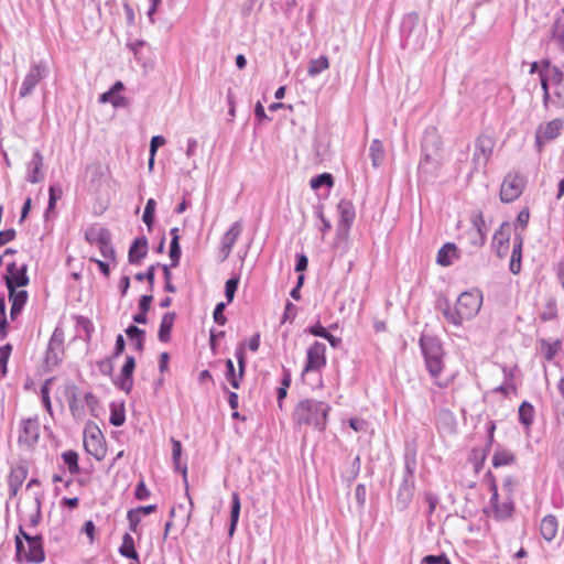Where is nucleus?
<instances>
[{
	"mask_svg": "<svg viewBox=\"0 0 564 564\" xmlns=\"http://www.w3.org/2000/svg\"><path fill=\"white\" fill-rule=\"evenodd\" d=\"M482 295L479 291L463 292L456 302V306L453 308L447 302L442 308L444 317L447 322L455 326H459L464 321L471 319L477 315L481 307Z\"/></svg>",
	"mask_w": 564,
	"mask_h": 564,
	"instance_id": "1",
	"label": "nucleus"
},
{
	"mask_svg": "<svg viewBox=\"0 0 564 564\" xmlns=\"http://www.w3.org/2000/svg\"><path fill=\"white\" fill-rule=\"evenodd\" d=\"M329 404L314 399L300 401L294 410L293 420L297 425H311L323 431L326 426Z\"/></svg>",
	"mask_w": 564,
	"mask_h": 564,
	"instance_id": "2",
	"label": "nucleus"
},
{
	"mask_svg": "<svg viewBox=\"0 0 564 564\" xmlns=\"http://www.w3.org/2000/svg\"><path fill=\"white\" fill-rule=\"evenodd\" d=\"M541 86L543 89V102L549 101L558 108L564 107V73L556 66L546 63V69L540 73Z\"/></svg>",
	"mask_w": 564,
	"mask_h": 564,
	"instance_id": "3",
	"label": "nucleus"
},
{
	"mask_svg": "<svg viewBox=\"0 0 564 564\" xmlns=\"http://www.w3.org/2000/svg\"><path fill=\"white\" fill-rule=\"evenodd\" d=\"M420 347L425 359V366L431 377L435 380L443 370V348L441 341L430 335H422L420 338Z\"/></svg>",
	"mask_w": 564,
	"mask_h": 564,
	"instance_id": "4",
	"label": "nucleus"
},
{
	"mask_svg": "<svg viewBox=\"0 0 564 564\" xmlns=\"http://www.w3.org/2000/svg\"><path fill=\"white\" fill-rule=\"evenodd\" d=\"M415 469H416L415 455L406 453L404 455L403 478H402V481L400 484L398 495H397V505L402 509L406 508L413 498L414 489H415V481H414Z\"/></svg>",
	"mask_w": 564,
	"mask_h": 564,
	"instance_id": "5",
	"label": "nucleus"
},
{
	"mask_svg": "<svg viewBox=\"0 0 564 564\" xmlns=\"http://www.w3.org/2000/svg\"><path fill=\"white\" fill-rule=\"evenodd\" d=\"M48 75V66L45 61L32 62L30 68L21 84L19 96L25 98L30 96L36 85Z\"/></svg>",
	"mask_w": 564,
	"mask_h": 564,
	"instance_id": "6",
	"label": "nucleus"
},
{
	"mask_svg": "<svg viewBox=\"0 0 564 564\" xmlns=\"http://www.w3.org/2000/svg\"><path fill=\"white\" fill-rule=\"evenodd\" d=\"M494 147H495V141L491 137L481 134L477 138L476 143H475V152L473 154V160H471V162H473L471 173L485 170V167L487 166V164L491 158Z\"/></svg>",
	"mask_w": 564,
	"mask_h": 564,
	"instance_id": "7",
	"label": "nucleus"
},
{
	"mask_svg": "<svg viewBox=\"0 0 564 564\" xmlns=\"http://www.w3.org/2000/svg\"><path fill=\"white\" fill-rule=\"evenodd\" d=\"M525 183L524 176L519 173H508L500 187L501 202L512 203L519 198L525 187Z\"/></svg>",
	"mask_w": 564,
	"mask_h": 564,
	"instance_id": "8",
	"label": "nucleus"
},
{
	"mask_svg": "<svg viewBox=\"0 0 564 564\" xmlns=\"http://www.w3.org/2000/svg\"><path fill=\"white\" fill-rule=\"evenodd\" d=\"M564 127L562 119H553L545 124H540L535 131V145L539 152L542 151L545 143L556 139Z\"/></svg>",
	"mask_w": 564,
	"mask_h": 564,
	"instance_id": "9",
	"label": "nucleus"
},
{
	"mask_svg": "<svg viewBox=\"0 0 564 564\" xmlns=\"http://www.w3.org/2000/svg\"><path fill=\"white\" fill-rule=\"evenodd\" d=\"M236 359L238 361V373H236L235 366L231 359L226 360V379L232 388L238 389L240 387V380L245 375L246 369V354L242 344L236 349Z\"/></svg>",
	"mask_w": 564,
	"mask_h": 564,
	"instance_id": "10",
	"label": "nucleus"
},
{
	"mask_svg": "<svg viewBox=\"0 0 564 564\" xmlns=\"http://www.w3.org/2000/svg\"><path fill=\"white\" fill-rule=\"evenodd\" d=\"M326 346L314 341L307 349L304 372L318 371L326 366Z\"/></svg>",
	"mask_w": 564,
	"mask_h": 564,
	"instance_id": "11",
	"label": "nucleus"
},
{
	"mask_svg": "<svg viewBox=\"0 0 564 564\" xmlns=\"http://www.w3.org/2000/svg\"><path fill=\"white\" fill-rule=\"evenodd\" d=\"M40 438V423L36 417L26 419L21 422L19 433V444L28 448H33Z\"/></svg>",
	"mask_w": 564,
	"mask_h": 564,
	"instance_id": "12",
	"label": "nucleus"
},
{
	"mask_svg": "<svg viewBox=\"0 0 564 564\" xmlns=\"http://www.w3.org/2000/svg\"><path fill=\"white\" fill-rule=\"evenodd\" d=\"M84 447L85 451L95 457L97 460H101L106 456L105 440L99 430L93 432H85L84 435Z\"/></svg>",
	"mask_w": 564,
	"mask_h": 564,
	"instance_id": "13",
	"label": "nucleus"
},
{
	"mask_svg": "<svg viewBox=\"0 0 564 564\" xmlns=\"http://www.w3.org/2000/svg\"><path fill=\"white\" fill-rule=\"evenodd\" d=\"M443 162V154L422 153L419 164V174L425 181L435 177Z\"/></svg>",
	"mask_w": 564,
	"mask_h": 564,
	"instance_id": "14",
	"label": "nucleus"
},
{
	"mask_svg": "<svg viewBox=\"0 0 564 564\" xmlns=\"http://www.w3.org/2000/svg\"><path fill=\"white\" fill-rule=\"evenodd\" d=\"M28 265L17 267L15 262L7 265L6 284L8 289H18L28 285L29 276L26 274Z\"/></svg>",
	"mask_w": 564,
	"mask_h": 564,
	"instance_id": "15",
	"label": "nucleus"
},
{
	"mask_svg": "<svg viewBox=\"0 0 564 564\" xmlns=\"http://www.w3.org/2000/svg\"><path fill=\"white\" fill-rule=\"evenodd\" d=\"M64 338L62 332L55 329L47 346L45 362L47 366H56L63 355Z\"/></svg>",
	"mask_w": 564,
	"mask_h": 564,
	"instance_id": "16",
	"label": "nucleus"
},
{
	"mask_svg": "<svg viewBox=\"0 0 564 564\" xmlns=\"http://www.w3.org/2000/svg\"><path fill=\"white\" fill-rule=\"evenodd\" d=\"M469 241L475 247L484 246L486 241L485 219L482 214L475 213L471 216V228L467 232Z\"/></svg>",
	"mask_w": 564,
	"mask_h": 564,
	"instance_id": "17",
	"label": "nucleus"
},
{
	"mask_svg": "<svg viewBox=\"0 0 564 564\" xmlns=\"http://www.w3.org/2000/svg\"><path fill=\"white\" fill-rule=\"evenodd\" d=\"M510 225L502 223L496 230L492 240V248L499 258H503L509 251Z\"/></svg>",
	"mask_w": 564,
	"mask_h": 564,
	"instance_id": "18",
	"label": "nucleus"
},
{
	"mask_svg": "<svg viewBox=\"0 0 564 564\" xmlns=\"http://www.w3.org/2000/svg\"><path fill=\"white\" fill-rule=\"evenodd\" d=\"M422 153L442 154V139L435 127L425 129L422 140Z\"/></svg>",
	"mask_w": 564,
	"mask_h": 564,
	"instance_id": "19",
	"label": "nucleus"
},
{
	"mask_svg": "<svg viewBox=\"0 0 564 564\" xmlns=\"http://www.w3.org/2000/svg\"><path fill=\"white\" fill-rule=\"evenodd\" d=\"M25 541L29 544V551L25 553V558L29 562L41 563L45 560L43 550V540L41 535H26Z\"/></svg>",
	"mask_w": 564,
	"mask_h": 564,
	"instance_id": "20",
	"label": "nucleus"
},
{
	"mask_svg": "<svg viewBox=\"0 0 564 564\" xmlns=\"http://www.w3.org/2000/svg\"><path fill=\"white\" fill-rule=\"evenodd\" d=\"M135 368V359L132 356H127L126 361L121 368V373L116 381V384L127 393L130 392L132 388V375Z\"/></svg>",
	"mask_w": 564,
	"mask_h": 564,
	"instance_id": "21",
	"label": "nucleus"
},
{
	"mask_svg": "<svg viewBox=\"0 0 564 564\" xmlns=\"http://www.w3.org/2000/svg\"><path fill=\"white\" fill-rule=\"evenodd\" d=\"M242 225L240 221H235L231 227L225 232L221 239V251L224 257L227 258L232 250L234 245L241 235Z\"/></svg>",
	"mask_w": 564,
	"mask_h": 564,
	"instance_id": "22",
	"label": "nucleus"
},
{
	"mask_svg": "<svg viewBox=\"0 0 564 564\" xmlns=\"http://www.w3.org/2000/svg\"><path fill=\"white\" fill-rule=\"evenodd\" d=\"M43 155L40 151H35L33 153L32 159L30 160L28 164V176L26 180L32 183L36 184L40 183L43 180Z\"/></svg>",
	"mask_w": 564,
	"mask_h": 564,
	"instance_id": "23",
	"label": "nucleus"
},
{
	"mask_svg": "<svg viewBox=\"0 0 564 564\" xmlns=\"http://www.w3.org/2000/svg\"><path fill=\"white\" fill-rule=\"evenodd\" d=\"M148 253V239L145 237L137 238L129 249L128 259L132 264L139 263Z\"/></svg>",
	"mask_w": 564,
	"mask_h": 564,
	"instance_id": "24",
	"label": "nucleus"
},
{
	"mask_svg": "<svg viewBox=\"0 0 564 564\" xmlns=\"http://www.w3.org/2000/svg\"><path fill=\"white\" fill-rule=\"evenodd\" d=\"M175 318L176 314L174 312H167L163 314L158 333V338L161 343L170 341L171 330L173 328Z\"/></svg>",
	"mask_w": 564,
	"mask_h": 564,
	"instance_id": "25",
	"label": "nucleus"
},
{
	"mask_svg": "<svg viewBox=\"0 0 564 564\" xmlns=\"http://www.w3.org/2000/svg\"><path fill=\"white\" fill-rule=\"evenodd\" d=\"M522 246L523 238L521 235H517L513 240V249L509 264V269L513 274H518L521 270Z\"/></svg>",
	"mask_w": 564,
	"mask_h": 564,
	"instance_id": "26",
	"label": "nucleus"
},
{
	"mask_svg": "<svg viewBox=\"0 0 564 564\" xmlns=\"http://www.w3.org/2000/svg\"><path fill=\"white\" fill-rule=\"evenodd\" d=\"M459 257L458 249L455 243H445L437 252V263L443 267H448L453 263L454 259Z\"/></svg>",
	"mask_w": 564,
	"mask_h": 564,
	"instance_id": "27",
	"label": "nucleus"
},
{
	"mask_svg": "<svg viewBox=\"0 0 564 564\" xmlns=\"http://www.w3.org/2000/svg\"><path fill=\"white\" fill-rule=\"evenodd\" d=\"M558 523L554 516H545L540 524V532L544 540L551 542L557 533Z\"/></svg>",
	"mask_w": 564,
	"mask_h": 564,
	"instance_id": "28",
	"label": "nucleus"
},
{
	"mask_svg": "<svg viewBox=\"0 0 564 564\" xmlns=\"http://www.w3.org/2000/svg\"><path fill=\"white\" fill-rule=\"evenodd\" d=\"M110 232L104 227L91 226L85 232V238L90 245L105 243L106 240H110Z\"/></svg>",
	"mask_w": 564,
	"mask_h": 564,
	"instance_id": "29",
	"label": "nucleus"
},
{
	"mask_svg": "<svg viewBox=\"0 0 564 564\" xmlns=\"http://www.w3.org/2000/svg\"><path fill=\"white\" fill-rule=\"evenodd\" d=\"M119 553L137 563L140 562L138 552L135 551L134 540L130 533H124L122 536V543L119 547Z\"/></svg>",
	"mask_w": 564,
	"mask_h": 564,
	"instance_id": "30",
	"label": "nucleus"
},
{
	"mask_svg": "<svg viewBox=\"0 0 564 564\" xmlns=\"http://www.w3.org/2000/svg\"><path fill=\"white\" fill-rule=\"evenodd\" d=\"M513 511H514V503H513L512 497L507 496L505 501H502L501 503L499 502L494 508V517L497 520H506V519L511 518V516L513 514Z\"/></svg>",
	"mask_w": 564,
	"mask_h": 564,
	"instance_id": "31",
	"label": "nucleus"
},
{
	"mask_svg": "<svg viewBox=\"0 0 564 564\" xmlns=\"http://www.w3.org/2000/svg\"><path fill=\"white\" fill-rule=\"evenodd\" d=\"M178 228L174 227L171 229L170 234L172 236L171 245H170V259L172 261L171 267L175 268L178 265L181 258V247H180V235Z\"/></svg>",
	"mask_w": 564,
	"mask_h": 564,
	"instance_id": "32",
	"label": "nucleus"
},
{
	"mask_svg": "<svg viewBox=\"0 0 564 564\" xmlns=\"http://www.w3.org/2000/svg\"><path fill=\"white\" fill-rule=\"evenodd\" d=\"M340 224L345 227H349L355 219V208L349 200H340L337 205Z\"/></svg>",
	"mask_w": 564,
	"mask_h": 564,
	"instance_id": "33",
	"label": "nucleus"
},
{
	"mask_svg": "<svg viewBox=\"0 0 564 564\" xmlns=\"http://www.w3.org/2000/svg\"><path fill=\"white\" fill-rule=\"evenodd\" d=\"M369 155L371 158V163L373 167H379L383 163L386 151L382 142L379 139H375L370 143Z\"/></svg>",
	"mask_w": 564,
	"mask_h": 564,
	"instance_id": "34",
	"label": "nucleus"
},
{
	"mask_svg": "<svg viewBox=\"0 0 564 564\" xmlns=\"http://www.w3.org/2000/svg\"><path fill=\"white\" fill-rule=\"evenodd\" d=\"M514 462V454L502 447H497L492 456V466L498 468L511 465Z\"/></svg>",
	"mask_w": 564,
	"mask_h": 564,
	"instance_id": "35",
	"label": "nucleus"
},
{
	"mask_svg": "<svg viewBox=\"0 0 564 564\" xmlns=\"http://www.w3.org/2000/svg\"><path fill=\"white\" fill-rule=\"evenodd\" d=\"M28 470L23 466H18L12 468L9 477V487L11 492L14 495L17 494L18 489L23 484L25 477H26Z\"/></svg>",
	"mask_w": 564,
	"mask_h": 564,
	"instance_id": "36",
	"label": "nucleus"
},
{
	"mask_svg": "<svg viewBox=\"0 0 564 564\" xmlns=\"http://www.w3.org/2000/svg\"><path fill=\"white\" fill-rule=\"evenodd\" d=\"M172 459L175 466V469L181 471L184 476V481L186 482V474H187V466L186 464L181 463V456H182V444L180 441L172 438Z\"/></svg>",
	"mask_w": 564,
	"mask_h": 564,
	"instance_id": "37",
	"label": "nucleus"
},
{
	"mask_svg": "<svg viewBox=\"0 0 564 564\" xmlns=\"http://www.w3.org/2000/svg\"><path fill=\"white\" fill-rule=\"evenodd\" d=\"M534 408L531 403L528 401H523L518 411L519 421L522 425H524L527 429L530 427L534 421Z\"/></svg>",
	"mask_w": 564,
	"mask_h": 564,
	"instance_id": "38",
	"label": "nucleus"
},
{
	"mask_svg": "<svg viewBox=\"0 0 564 564\" xmlns=\"http://www.w3.org/2000/svg\"><path fill=\"white\" fill-rule=\"evenodd\" d=\"M240 508H241V505H240L239 495L237 492H234L232 500H231L230 524H229V529H228L229 536H232L236 531L237 523L239 520V514H240Z\"/></svg>",
	"mask_w": 564,
	"mask_h": 564,
	"instance_id": "39",
	"label": "nucleus"
},
{
	"mask_svg": "<svg viewBox=\"0 0 564 564\" xmlns=\"http://www.w3.org/2000/svg\"><path fill=\"white\" fill-rule=\"evenodd\" d=\"M329 67V62L326 56H319L318 58L311 59L307 67V73L311 77L319 75L322 72Z\"/></svg>",
	"mask_w": 564,
	"mask_h": 564,
	"instance_id": "40",
	"label": "nucleus"
},
{
	"mask_svg": "<svg viewBox=\"0 0 564 564\" xmlns=\"http://www.w3.org/2000/svg\"><path fill=\"white\" fill-rule=\"evenodd\" d=\"M64 463L67 465L70 474H78V454L75 451H66L62 454Z\"/></svg>",
	"mask_w": 564,
	"mask_h": 564,
	"instance_id": "41",
	"label": "nucleus"
},
{
	"mask_svg": "<svg viewBox=\"0 0 564 564\" xmlns=\"http://www.w3.org/2000/svg\"><path fill=\"white\" fill-rule=\"evenodd\" d=\"M557 316V307H556V301L554 299H550L542 312L540 313V318L543 321V322H549V321H553L554 318H556Z\"/></svg>",
	"mask_w": 564,
	"mask_h": 564,
	"instance_id": "42",
	"label": "nucleus"
},
{
	"mask_svg": "<svg viewBox=\"0 0 564 564\" xmlns=\"http://www.w3.org/2000/svg\"><path fill=\"white\" fill-rule=\"evenodd\" d=\"M99 101L102 104L111 102L116 108L126 106V98L117 94L115 95L110 89L100 95Z\"/></svg>",
	"mask_w": 564,
	"mask_h": 564,
	"instance_id": "43",
	"label": "nucleus"
},
{
	"mask_svg": "<svg viewBox=\"0 0 564 564\" xmlns=\"http://www.w3.org/2000/svg\"><path fill=\"white\" fill-rule=\"evenodd\" d=\"M156 203L153 198L148 199L142 220L148 226V229L151 230L153 221H154V213H155Z\"/></svg>",
	"mask_w": 564,
	"mask_h": 564,
	"instance_id": "44",
	"label": "nucleus"
},
{
	"mask_svg": "<svg viewBox=\"0 0 564 564\" xmlns=\"http://www.w3.org/2000/svg\"><path fill=\"white\" fill-rule=\"evenodd\" d=\"M552 39L557 43L558 47L564 51V22L556 20L552 26Z\"/></svg>",
	"mask_w": 564,
	"mask_h": 564,
	"instance_id": "45",
	"label": "nucleus"
},
{
	"mask_svg": "<svg viewBox=\"0 0 564 564\" xmlns=\"http://www.w3.org/2000/svg\"><path fill=\"white\" fill-rule=\"evenodd\" d=\"M333 183H334V178H333L332 174H329V173L319 174L316 177H313L310 182L311 187L313 189H318L324 185L330 187V186H333Z\"/></svg>",
	"mask_w": 564,
	"mask_h": 564,
	"instance_id": "46",
	"label": "nucleus"
},
{
	"mask_svg": "<svg viewBox=\"0 0 564 564\" xmlns=\"http://www.w3.org/2000/svg\"><path fill=\"white\" fill-rule=\"evenodd\" d=\"M9 290V300L14 305H19L23 307L28 300V292L24 290H17V289H8Z\"/></svg>",
	"mask_w": 564,
	"mask_h": 564,
	"instance_id": "47",
	"label": "nucleus"
},
{
	"mask_svg": "<svg viewBox=\"0 0 564 564\" xmlns=\"http://www.w3.org/2000/svg\"><path fill=\"white\" fill-rule=\"evenodd\" d=\"M239 279L238 278H230L226 281L225 284V296L227 299V302H232L235 297V293L238 289Z\"/></svg>",
	"mask_w": 564,
	"mask_h": 564,
	"instance_id": "48",
	"label": "nucleus"
},
{
	"mask_svg": "<svg viewBox=\"0 0 564 564\" xmlns=\"http://www.w3.org/2000/svg\"><path fill=\"white\" fill-rule=\"evenodd\" d=\"M225 308H226V304L223 302L218 303L215 306V310L213 313V318H214L215 323H217L218 325H225L227 322V318L224 315Z\"/></svg>",
	"mask_w": 564,
	"mask_h": 564,
	"instance_id": "49",
	"label": "nucleus"
},
{
	"mask_svg": "<svg viewBox=\"0 0 564 564\" xmlns=\"http://www.w3.org/2000/svg\"><path fill=\"white\" fill-rule=\"evenodd\" d=\"M423 564H452L445 554L426 555L422 558Z\"/></svg>",
	"mask_w": 564,
	"mask_h": 564,
	"instance_id": "50",
	"label": "nucleus"
},
{
	"mask_svg": "<svg viewBox=\"0 0 564 564\" xmlns=\"http://www.w3.org/2000/svg\"><path fill=\"white\" fill-rule=\"evenodd\" d=\"M162 269H163V275H164V280H165L164 290L166 292H170V293H175L176 292V288L172 283V273L170 271L169 265L163 264Z\"/></svg>",
	"mask_w": 564,
	"mask_h": 564,
	"instance_id": "51",
	"label": "nucleus"
},
{
	"mask_svg": "<svg viewBox=\"0 0 564 564\" xmlns=\"http://www.w3.org/2000/svg\"><path fill=\"white\" fill-rule=\"evenodd\" d=\"M126 421L124 412L123 410H119L117 408H112L111 414H110V423L113 426H121Z\"/></svg>",
	"mask_w": 564,
	"mask_h": 564,
	"instance_id": "52",
	"label": "nucleus"
},
{
	"mask_svg": "<svg viewBox=\"0 0 564 564\" xmlns=\"http://www.w3.org/2000/svg\"><path fill=\"white\" fill-rule=\"evenodd\" d=\"M128 521H129V529L130 531L137 533L138 525L141 521L140 514H138V511L129 510L127 514Z\"/></svg>",
	"mask_w": 564,
	"mask_h": 564,
	"instance_id": "53",
	"label": "nucleus"
},
{
	"mask_svg": "<svg viewBox=\"0 0 564 564\" xmlns=\"http://www.w3.org/2000/svg\"><path fill=\"white\" fill-rule=\"evenodd\" d=\"M126 334L132 340L144 338L145 336V332L135 325L128 326L126 329Z\"/></svg>",
	"mask_w": 564,
	"mask_h": 564,
	"instance_id": "54",
	"label": "nucleus"
},
{
	"mask_svg": "<svg viewBox=\"0 0 564 564\" xmlns=\"http://www.w3.org/2000/svg\"><path fill=\"white\" fill-rule=\"evenodd\" d=\"M154 271H155V267L151 265L145 273H141V272L137 273L135 279L140 282H142L143 280H147L152 288L154 284Z\"/></svg>",
	"mask_w": 564,
	"mask_h": 564,
	"instance_id": "55",
	"label": "nucleus"
},
{
	"mask_svg": "<svg viewBox=\"0 0 564 564\" xmlns=\"http://www.w3.org/2000/svg\"><path fill=\"white\" fill-rule=\"evenodd\" d=\"M98 247L104 258L115 259L116 252L111 245V239L106 240L105 243H100Z\"/></svg>",
	"mask_w": 564,
	"mask_h": 564,
	"instance_id": "56",
	"label": "nucleus"
},
{
	"mask_svg": "<svg viewBox=\"0 0 564 564\" xmlns=\"http://www.w3.org/2000/svg\"><path fill=\"white\" fill-rule=\"evenodd\" d=\"M165 144V139L162 135H154L150 141V154L155 156L158 149Z\"/></svg>",
	"mask_w": 564,
	"mask_h": 564,
	"instance_id": "57",
	"label": "nucleus"
},
{
	"mask_svg": "<svg viewBox=\"0 0 564 564\" xmlns=\"http://www.w3.org/2000/svg\"><path fill=\"white\" fill-rule=\"evenodd\" d=\"M41 397L46 411L52 414V404L50 400V389L47 382L41 387Z\"/></svg>",
	"mask_w": 564,
	"mask_h": 564,
	"instance_id": "58",
	"label": "nucleus"
},
{
	"mask_svg": "<svg viewBox=\"0 0 564 564\" xmlns=\"http://www.w3.org/2000/svg\"><path fill=\"white\" fill-rule=\"evenodd\" d=\"M557 345H558L557 343L549 344V343L542 341L543 354L547 360H551L557 352Z\"/></svg>",
	"mask_w": 564,
	"mask_h": 564,
	"instance_id": "59",
	"label": "nucleus"
},
{
	"mask_svg": "<svg viewBox=\"0 0 564 564\" xmlns=\"http://www.w3.org/2000/svg\"><path fill=\"white\" fill-rule=\"evenodd\" d=\"M349 426L356 432H365L367 429V422L362 419L354 417L350 419Z\"/></svg>",
	"mask_w": 564,
	"mask_h": 564,
	"instance_id": "60",
	"label": "nucleus"
},
{
	"mask_svg": "<svg viewBox=\"0 0 564 564\" xmlns=\"http://www.w3.org/2000/svg\"><path fill=\"white\" fill-rule=\"evenodd\" d=\"M15 230L14 229H7V230H0V247L6 245L9 241H12L15 238Z\"/></svg>",
	"mask_w": 564,
	"mask_h": 564,
	"instance_id": "61",
	"label": "nucleus"
},
{
	"mask_svg": "<svg viewBox=\"0 0 564 564\" xmlns=\"http://www.w3.org/2000/svg\"><path fill=\"white\" fill-rule=\"evenodd\" d=\"M150 496V491L143 481H140L135 488V498L138 500H144Z\"/></svg>",
	"mask_w": 564,
	"mask_h": 564,
	"instance_id": "62",
	"label": "nucleus"
},
{
	"mask_svg": "<svg viewBox=\"0 0 564 564\" xmlns=\"http://www.w3.org/2000/svg\"><path fill=\"white\" fill-rule=\"evenodd\" d=\"M355 497L360 507L366 502V487L362 484L357 485L355 490Z\"/></svg>",
	"mask_w": 564,
	"mask_h": 564,
	"instance_id": "63",
	"label": "nucleus"
},
{
	"mask_svg": "<svg viewBox=\"0 0 564 564\" xmlns=\"http://www.w3.org/2000/svg\"><path fill=\"white\" fill-rule=\"evenodd\" d=\"M152 300V295H142L139 300V311L148 313L151 307Z\"/></svg>",
	"mask_w": 564,
	"mask_h": 564,
	"instance_id": "64",
	"label": "nucleus"
}]
</instances>
